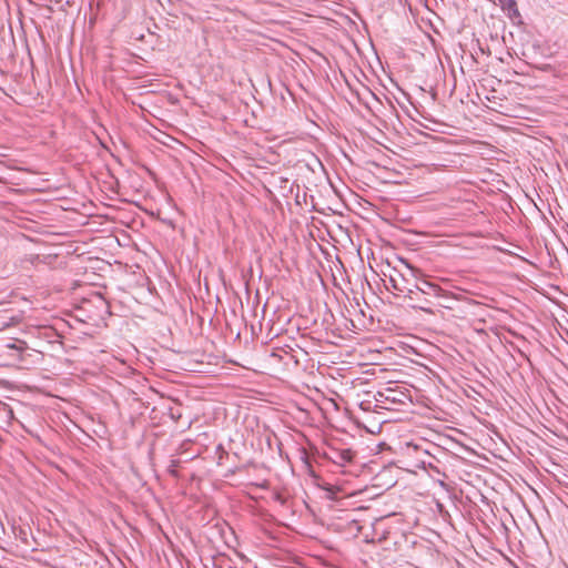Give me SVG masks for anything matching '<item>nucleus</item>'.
I'll return each mask as SVG.
<instances>
[{"label": "nucleus", "mask_w": 568, "mask_h": 568, "mask_svg": "<svg viewBox=\"0 0 568 568\" xmlns=\"http://www.w3.org/2000/svg\"><path fill=\"white\" fill-rule=\"evenodd\" d=\"M324 457L337 466L344 467L346 464L353 463L355 453L349 449L331 448L329 452L324 453Z\"/></svg>", "instance_id": "7ed1b4c3"}, {"label": "nucleus", "mask_w": 568, "mask_h": 568, "mask_svg": "<svg viewBox=\"0 0 568 568\" xmlns=\"http://www.w3.org/2000/svg\"><path fill=\"white\" fill-rule=\"evenodd\" d=\"M501 10L515 24H521V16L519 13L516 0H498Z\"/></svg>", "instance_id": "39448f33"}, {"label": "nucleus", "mask_w": 568, "mask_h": 568, "mask_svg": "<svg viewBox=\"0 0 568 568\" xmlns=\"http://www.w3.org/2000/svg\"><path fill=\"white\" fill-rule=\"evenodd\" d=\"M466 301L468 302V304L479 305V303L477 301H475V300L466 298Z\"/></svg>", "instance_id": "1a4fd4ad"}, {"label": "nucleus", "mask_w": 568, "mask_h": 568, "mask_svg": "<svg viewBox=\"0 0 568 568\" xmlns=\"http://www.w3.org/2000/svg\"><path fill=\"white\" fill-rule=\"evenodd\" d=\"M416 308L418 310H422V311H425V312H430L428 308H426V306L424 305H418V306H415Z\"/></svg>", "instance_id": "9d476101"}, {"label": "nucleus", "mask_w": 568, "mask_h": 568, "mask_svg": "<svg viewBox=\"0 0 568 568\" xmlns=\"http://www.w3.org/2000/svg\"><path fill=\"white\" fill-rule=\"evenodd\" d=\"M406 265H407V267L412 271V274H413L414 276H416V273H420V271H419V270L414 268V267H412V266H410V265H408V264H406Z\"/></svg>", "instance_id": "6e6552de"}, {"label": "nucleus", "mask_w": 568, "mask_h": 568, "mask_svg": "<svg viewBox=\"0 0 568 568\" xmlns=\"http://www.w3.org/2000/svg\"><path fill=\"white\" fill-rule=\"evenodd\" d=\"M219 449H221V450H222V454L227 455L226 450H224V449H223V447H222L221 445L219 446Z\"/></svg>", "instance_id": "9b49d317"}, {"label": "nucleus", "mask_w": 568, "mask_h": 568, "mask_svg": "<svg viewBox=\"0 0 568 568\" xmlns=\"http://www.w3.org/2000/svg\"><path fill=\"white\" fill-rule=\"evenodd\" d=\"M409 399V395L398 389V387H388L382 392H377L375 400L379 404H405Z\"/></svg>", "instance_id": "f03ea898"}, {"label": "nucleus", "mask_w": 568, "mask_h": 568, "mask_svg": "<svg viewBox=\"0 0 568 568\" xmlns=\"http://www.w3.org/2000/svg\"><path fill=\"white\" fill-rule=\"evenodd\" d=\"M415 294L420 292L425 295H432L437 297H448L449 293L443 290L438 284L422 280L419 283L414 284Z\"/></svg>", "instance_id": "20e7f679"}, {"label": "nucleus", "mask_w": 568, "mask_h": 568, "mask_svg": "<svg viewBox=\"0 0 568 568\" xmlns=\"http://www.w3.org/2000/svg\"><path fill=\"white\" fill-rule=\"evenodd\" d=\"M6 348L14 351L12 354L18 361H23V354L29 348L28 344L21 339H13L4 345Z\"/></svg>", "instance_id": "423d86ee"}, {"label": "nucleus", "mask_w": 568, "mask_h": 568, "mask_svg": "<svg viewBox=\"0 0 568 568\" xmlns=\"http://www.w3.org/2000/svg\"><path fill=\"white\" fill-rule=\"evenodd\" d=\"M385 286L387 291L392 292L396 296H403L409 300H414V284H410L409 281L406 280L404 275L397 270H394V273L389 275V278L386 282Z\"/></svg>", "instance_id": "f257e3e1"}, {"label": "nucleus", "mask_w": 568, "mask_h": 568, "mask_svg": "<svg viewBox=\"0 0 568 568\" xmlns=\"http://www.w3.org/2000/svg\"><path fill=\"white\" fill-rule=\"evenodd\" d=\"M179 466L178 459H171L170 465L168 466V473L174 477L178 476L176 467Z\"/></svg>", "instance_id": "0eeeda50"}]
</instances>
